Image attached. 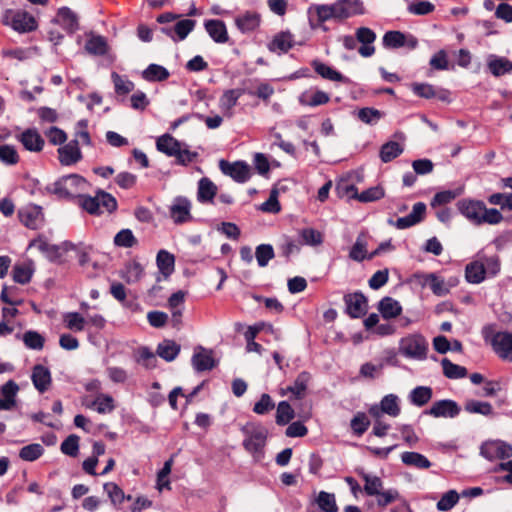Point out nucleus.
Returning <instances> with one entry per match:
<instances>
[{
  "label": "nucleus",
  "mask_w": 512,
  "mask_h": 512,
  "mask_svg": "<svg viewBox=\"0 0 512 512\" xmlns=\"http://www.w3.org/2000/svg\"><path fill=\"white\" fill-rule=\"evenodd\" d=\"M87 187L88 182L84 177L78 174H70L63 176L48 186L47 191L60 199L74 200L76 202Z\"/></svg>",
  "instance_id": "f257e3e1"
},
{
  "label": "nucleus",
  "mask_w": 512,
  "mask_h": 512,
  "mask_svg": "<svg viewBox=\"0 0 512 512\" xmlns=\"http://www.w3.org/2000/svg\"><path fill=\"white\" fill-rule=\"evenodd\" d=\"M75 203L91 215H100L104 211L112 213L117 209L115 197L103 190H98L93 197L83 193Z\"/></svg>",
  "instance_id": "f03ea898"
},
{
  "label": "nucleus",
  "mask_w": 512,
  "mask_h": 512,
  "mask_svg": "<svg viewBox=\"0 0 512 512\" xmlns=\"http://www.w3.org/2000/svg\"><path fill=\"white\" fill-rule=\"evenodd\" d=\"M244 435L243 447L255 459L263 456L264 447L268 436L267 429L261 424L249 422L241 428Z\"/></svg>",
  "instance_id": "7ed1b4c3"
},
{
  "label": "nucleus",
  "mask_w": 512,
  "mask_h": 512,
  "mask_svg": "<svg viewBox=\"0 0 512 512\" xmlns=\"http://www.w3.org/2000/svg\"><path fill=\"white\" fill-rule=\"evenodd\" d=\"M364 14L361 0H338L332 5H322V23L328 19L343 20Z\"/></svg>",
  "instance_id": "20e7f679"
},
{
  "label": "nucleus",
  "mask_w": 512,
  "mask_h": 512,
  "mask_svg": "<svg viewBox=\"0 0 512 512\" xmlns=\"http://www.w3.org/2000/svg\"><path fill=\"white\" fill-rule=\"evenodd\" d=\"M399 352L406 358L425 360L428 352V342L421 334H411L399 342Z\"/></svg>",
  "instance_id": "39448f33"
},
{
  "label": "nucleus",
  "mask_w": 512,
  "mask_h": 512,
  "mask_svg": "<svg viewBox=\"0 0 512 512\" xmlns=\"http://www.w3.org/2000/svg\"><path fill=\"white\" fill-rule=\"evenodd\" d=\"M17 216L20 223L31 230L42 228L45 222L43 208L33 203L20 207Z\"/></svg>",
  "instance_id": "423d86ee"
},
{
  "label": "nucleus",
  "mask_w": 512,
  "mask_h": 512,
  "mask_svg": "<svg viewBox=\"0 0 512 512\" xmlns=\"http://www.w3.org/2000/svg\"><path fill=\"white\" fill-rule=\"evenodd\" d=\"M4 22L20 33L31 32L37 28L35 18L25 11H6Z\"/></svg>",
  "instance_id": "0eeeda50"
},
{
  "label": "nucleus",
  "mask_w": 512,
  "mask_h": 512,
  "mask_svg": "<svg viewBox=\"0 0 512 512\" xmlns=\"http://www.w3.org/2000/svg\"><path fill=\"white\" fill-rule=\"evenodd\" d=\"M191 209L192 203L187 197L177 196L169 206V216L174 224H185L193 219Z\"/></svg>",
  "instance_id": "6e6552de"
},
{
  "label": "nucleus",
  "mask_w": 512,
  "mask_h": 512,
  "mask_svg": "<svg viewBox=\"0 0 512 512\" xmlns=\"http://www.w3.org/2000/svg\"><path fill=\"white\" fill-rule=\"evenodd\" d=\"M343 300L345 303V312L350 318H361L367 313L368 299L362 292L356 291L345 294Z\"/></svg>",
  "instance_id": "1a4fd4ad"
},
{
  "label": "nucleus",
  "mask_w": 512,
  "mask_h": 512,
  "mask_svg": "<svg viewBox=\"0 0 512 512\" xmlns=\"http://www.w3.org/2000/svg\"><path fill=\"white\" fill-rule=\"evenodd\" d=\"M219 169L223 174L230 176L238 183H245L251 177L250 167L244 161L230 163L227 160L222 159L219 161Z\"/></svg>",
  "instance_id": "9d476101"
},
{
  "label": "nucleus",
  "mask_w": 512,
  "mask_h": 512,
  "mask_svg": "<svg viewBox=\"0 0 512 512\" xmlns=\"http://www.w3.org/2000/svg\"><path fill=\"white\" fill-rule=\"evenodd\" d=\"M491 346L500 359L512 362V332H496L491 339Z\"/></svg>",
  "instance_id": "9b49d317"
},
{
  "label": "nucleus",
  "mask_w": 512,
  "mask_h": 512,
  "mask_svg": "<svg viewBox=\"0 0 512 512\" xmlns=\"http://www.w3.org/2000/svg\"><path fill=\"white\" fill-rule=\"evenodd\" d=\"M460 411V406L456 401L443 399L435 401L430 409L424 411V414L433 416L435 418H454L459 415Z\"/></svg>",
  "instance_id": "f8f14e48"
},
{
  "label": "nucleus",
  "mask_w": 512,
  "mask_h": 512,
  "mask_svg": "<svg viewBox=\"0 0 512 512\" xmlns=\"http://www.w3.org/2000/svg\"><path fill=\"white\" fill-rule=\"evenodd\" d=\"M457 208L469 221L476 225L481 224L482 212L485 209V204L482 201L462 199L457 202Z\"/></svg>",
  "instance_id": "ddd939ff"
},
{
  "label": "nucleus",
  "mask_w": 512,
  "mask_h": 512,
  "mask_svg": "<svg viewBox=\"0 0 512 512\" xmlns=\"http://www.w3.org/2000/svg\"><path fill=\"white\" fill-rule=\"evenodd\" d=\"M310 381V373L303 371L296 377L292 385L281 389V395L284 396L290 393V400H301L306 395Z\"/></svg>",
  "instance_id": "4468645a"
},
{
  "label": "nucleus",
  "mask_w": 512,
  "mask_h": 512,
  "mask_svg": "<svg viewBox=\"0 0 512 512\" xmlns=\"http://www.w3.org/2000/svg\"><path fill=\"white\" fill-rule=\"evenodd\" d=\"M341 189H343L347 194L351 195V197L356 198L363 203L376 201L384 197V190L380 187H371L363 191L361 194H358L357 188L353 184H345L344 186L338 185L337 191L339 193Z\"/></svg>",
  "instance_id": "2eb2a0df"
},
{
  "label": "nucleus",
  "mask_w": 512,
  "mask_h": 512,
  "mask_svg": "<svg viewBox=\"0 0 512 512\" xmlns=\"http://www.w3.org/2000/svg\"><path fill=\"white\" fill-rule=\"evenodd\" d=\"M481 455L488 460L509 458L512 447L501 441L486 442L481 446Z\"/></svg>",
  "instance_id": "dca6fc26"
},
{
  "label": "nucleus",
  "mask_w": 512,
  "mask_h": 512,
  "mask_svg": "<svg viewBox=\"0 0 512 512\" xmlns=\"http://www.w3.org/2000/svg\"><path fill=\"white\" fill-rule=\"evenodd\" d=\"M355 36L357 42L362 44L358 49V53L362 57H371L375 53L373 43L376 40V33L368 27H359L356 29Z\"/></svg>",
  "instance_id": "f3484780"
},
{
  "label": "nucleus",
  "mask_w": 512,
  "mask_h": 512,
  "mask_svg": "<svg viewBox=\"0 0 512 512\" xmlns=\"http://www.w3.org/2000/svg\"><path fill=\"white\" fill-rule=\"evenodd\" d=\"M16 139L30 152L42 151L45 144L43 137L35 128L24 130L16 136Z\"/></svg>",
  "instance_id": "a211bd4d"
},
{
  "label": "nucleus",
  "mask_w": 512,
  "mask_h": 512,
  "mask_svg": "<svg viewBox=\"0 0 512 512\" xmlns=\"http://www.w3.org/2000/svg\"><path fill=\"white\" fill-rule=\"evenodd\" d=\"M59 161L62 165L70 166L82 158V153L77 139L69 141L58 149Z\"/></svg>",
  "instance_id": "6ab92c4d"
},
{
  "label": "nucleus",
  "mask_w": 512,
  "mask_h": 512,
  "mask_svg": "<svg viewBox=\"0 0 512 512\" xmlns=\"http://www.w3.org/2000/svg\"><path fill=\"white\" fill-rule=\"evenodd\" d=\"M295 45V38L289 31H281L274 35L268 44L269 51L276 54H285Z\"/></svg>",
  "instance_id": "aec40b11"
},
{
  "label": "nucleus",
  "mask_w": 512,
  "mask_h": 512,
  "mask_svg": "<svg viewBox=\"0 0 512 512\" xmlns=\"http://www.w3.org/2000/svg\"><path fill=\"white\" fill-rule=\"evenodd\" d=\"M486 65L488 71L495 77L512 73V61L503 56L489 54Z\"/></svg>",
  "instance_id": "412c9836"
},
{
  "label": "nucleus",
  "mask_w": 512,
  "mask_h": 512,
  "mask_svg": "<svg viewBox=\"0 0 512 512\" xmlns=\"http://www.w3.org/2000/svg\"><path fill=\"white\" fill-rule=\"evenodd\" d=\"M245 89L235 88L223 92L219 99V108L225 116L232 117L233 108L237 105L240 97L245 94Z\"/></svg>",
  "instance_id": "4be33fe9"
},
{
  "label": "nucleus",
  "mask_w": 512,
  "mask_h": 512,
  "mask_svg": "<svg viewBox=\"0 0 512 512\" xmlns=\"http://www.w3.org/2000/svg\"><path fill=\"white\" fill-rule=\"evenodd\" d=\"M195 23L191 19L180 20L173 27H162L161 32L174 41H182L194 29Z\"/></svg>",
  "instance_id": "5701e85b"
},
{
  "label": "nucleus",
  "mask_w": 512,
  "mask_h": 512,
  "mask_svg": "<svg viewBox=\"0 0 512 512\" xmlns=\"http://www.w3.org/2000/svg\"><path fill=\"white\" fill-rule=\"evenodd\" d=\"M31 380L39 393L46 392L52 382L50 370L42 364H36L31 373Z\"/></svg>",
  "instance_id": "b1692460"
},
{
  "label": "nucleus",
  "mask_w": 512,
  "mask_h": 512,
  "mask_svg": "<svg viewBox=\"0 0 512 512\" xmlns=\"http://www.w3.org/2000/svg\"><path fill=\"white\" fill-rule=\"evenodd\" d=\"M261 23V15L256 11H245L235 17V25L242 33L256 30Z\"/></svg>",
  "instance_id": "393cba45"
},
{
  "label": "nucleus",
  "mask_w": 512,
  "mask_h": 512,
  "mask_svg": "<svg viewBox=\"0 0 512 512\" xmlns=\"http://www.w3.org/2000/svg\"><path fill=\"white\" fill-rule=\"evenodd\" d=\"M192 365L197 372L212 370L216 365L212 351L198 347L193 354Z\"/></svg>",
  "instance_id": "a878e982"
},
{
  "label": "nucleus",
  "mask_w": 512,
  "mask_h": 512,
  "mask_svg": "<svg viewBox=\"0 0 512 512\" xmlns=\"http://www.w3.org/2000/svg\"><path fill=\"white\" fill-rule=\"evenodd\" d=\"M19 387L13 380L7 381L0 389V410H11L16 405V396Z\"/></svg>",
  "instance_id": "bb28decb"
},
{
  "label": "nucleus",
  "mask_w": 512,
  "mask_h": 512,
  "mask_svg": "<svg viewBox=\"0 0 512 512\" xmlns=\"http://www.w3.org/2000/svg\"><path fill=\"white\" fill-rule=\"evenodd\" d=\"M218 188L207 177H203L198 181L197 201L201 204H213L217 195Z\"/></svg>",
  "instance_id": "cd10ccee"
},
{
  "label": "nucleus",
  "mask_w": 512,
  "mask_h": 512,
  "mask_svg": "<svg viewBox=\"0 0 512 512\" xmlns=\"http://www.w3.org/2000/svg\"><path fill=\"white\" fill-rule=\"evenodd\" d=\"M204 27L209 36L216 43H226L229 40L225 23L219 19H209L204 22Z\"/></svg>",
  "instance_id": "c85d7f7f"
},
{
  "label": "nucleus",
  "mask_w": 512,
  "mask_h": 512,
  "mask_svg": "<svg viewBox=\"0 0 512 512\" xmlns=\"http://www.w3.org/2000/svg\"><path fill=\"white\" fill-rule=\"evenodd\" d=\"M55 21L69 34L79 29L78 17L68 7H62L58 10Z\"/></svg>",
  "instance_id": "c756f323"
},
{
  "label": "nucleus",
  "mask_w": 512,
  "mask_h": 512,
  "mask_svg": "<svg viewBox=\"0 0 512 512\" xmlns=\"http://www.w3.org/2000/svg\"><path fill=\"white\" fill-rule=\"evenodd\" d=\"M183 142L177 140L172 135L166 133L161 135L156 140V148L159 152L165 154L168 157H173Z\"/></svg>",
  "instance_id": "7c9ffc66"
},
{
  "label": "nucleus",
  "mask_w": 512,
  "mask_h": 512,
  "mask_svg": "<svg viewBox=\"0 0 512 512\" xmlns=\"http://www.w3.org/2000/svg\"><path fill=\"white\" fill-rule=\"evenodd\" d=\"M378 310L384 319L398 317L402 313L401 304L392 297H383L378 303Z\"/></svg>",
  "instance_id": "2f4dec72"
},
{
  "label": "nucleus",
  "mask_w": 512,
  "mask_h": 512,
  "mask_svg": "<svg viewBox=\"0 0 512 512\" xmlns=\"http://www.w3.org/2000/svg\"><path fill=\"white\" fill-rule=\"evenodd\" d=\"M86 407L96 410L99 414L111 413L115 409V401L111 395L99 393Z\"/></svg>",
  "instance_id": "473e14b6"
},
{
  "label": "nucleus",
  "mask_w": 512,
  "mask_h": 512,
  "mask_svg": "<svg viewBox=\"0 0 512 512\" xmlns=\"http://www.w3.org/2000/svg\"><path fill=\"white\" fill-rule=\"evenodd\" d=\"M180 350L181 346L179 344H177L173 340L166 339L158 344L156 353L165 361L171 362L174 359H176V357L180 353Z\"/></svg>",
  "instance_id": "72a5a7b5"
},
{
  "label": "nucleus",
  "mask_w": 512,
  "mask_h": 512,
  "mask_svg": "<svg viewBox=\"0 0 512 512\" xmlns=\"http://www.w3.org/2000/svg\"><path fill=\"white\" fill-rule=\"evenodd\" d=\"M401 460L406 466L415 467L417 469H428L432 466L430 460L418 452H403L401 454Z\"/></svg>",
  "instance_id": "f704fd0d"
},
{
  "label": "nucleus",
  "mask_w": 512,
  "mask_h": 512,
  "mask_svg": "<svg viewBox=\"0 0 512 512\" xmlns=\"http://www.w3.org/2000/svg\"><path fill=\"white\" fill-rule=\"evenodd\" d=\"M404 151V147L396 141H388L384 143L379 152V156L382 162L389 163Z\"/></svg>",
  "instance_id": "c9c22d12"
},
{
  "label": "nucleus",
  "mask_w": 512,
  "mask_h": 512,
  "mask_svg": "<svg viewBox=\"0 0 512 512\" xmlns=\"http://www.w3.org/2000/svg\"><path fill=\"white\" fill-rule=\"evenodd\" d=\"M169 71L158 64H150L142 72V77L148 82H162L169 78Z\"/></svg>",
  "instance_id": "e433bc0d"
},
{
  "label": "nucleus",
  "mask_w": 512,
  "mask_h": 512,
  "mask_svg": "<svg viewBox=\"0 0 512 512\" xmlns=\"http://www.w3.org/2000/svg\"><path fill=\"white\" fill-rule=\"evenodd\" d=\"M433 391L428 386H417L409 394L411 404L422 407L426 405L432 398Z\"/></svg>",
  "instance_id": "4c0bfd02"
},
{
  "label": "nucleus",
  "mask_w": 512,
  "mask_h": 512,
  "mask_svg": "<svg viewBox=\"0 0 512 512\" xmlns=\"http://www.w3.org/2000/svg\"><path fill=\"white\" fill-rule=\"evenodd\" d=\"M157 267L164 277H169L174 272L175 258L166 250H160L156 257Z\"/></svg>",
  "instance_id": "58836bf2"
},
{
  "label": "nucleus",
  "mask_w": 512,
  "mask_h": 512,
  "mask_svg": "<svg viewBox=\"0 0 512 512\" xmlns=\"http://www.w3.org/2000/svg\"><path fill=\"white\" fill-rule=\"evenodd\" d=\"M85 50L91 55L103 56L108 51V44L103 36H92L86 41Z\"/></svg>",
  "instance_id": "ea45409f"
},
{
  "label": "nucleus",
  "mask_w": 512,
  "mask_h": 512,
  "mask_svg": "<svg viewBox=\"0 0 512 512\" xmlns=\"http://www.w3.org/2000/svg\"><path fill=\"white\" fill-rule=\"evenodd\" d=\"M485 267L480 261L469 263L465 269V277L469 283L479 284L485 279Z\"/></svg>",
  "instance_id": "a19ab883"
},
{
  "label": "nucleus",
  "mask_w": 512,
  "mask_h": 512,
  "mask_svg": "<svg viewBox=\"0 0 512 512\" xmlns=\"http://www.w3.org/2000/svg\"><path fill=\"white\" fill-rule=\"evenodd\" d=\"M443 374L448 379H460L467 376V369L451 362L448 358H443L441 361Z\"/></svg>",
  "instance_id": "79ce46f5"
},
{
  "label": "nucleus",
  "mask_w": 512,
  "mask_h": 512,
  "mask_svg": "<svg viewBox=\"0 0 512 512\" xmlns=\"http://www.w3.org/2000/svg\"><path fill=\"white\" fill-rule=\"evenodd\" d=\"M380 412L391 417H397L401 412L398 397L395 394L384 396L380 402L379 413Z\"/></svg>",
  "instance_id": "37998d69"
},
{
  "label": "nucleus",
  "mask_w": 512,
  "mask_h": 512,
  "mask_svg": "<svg viewBox=\"0 0 512 512\" xmlns=\"http://www.w3.org/2000/svg\"><path fill=\"white\" fill-rule=\"evenodd\" d=\"M362 480L365 482L363 491L368 496H376L380 491L383 490V481L376 475H370L368 473L361 474Z\"/></svg>",
  "instance_id": "c03bdc74"
},
{
  "label": "nucleus",
  "mask_w": 512,
  "mask_h": 512,
  "mask_svg": "<svg viewBox=\"0 0 512 512\" xmlns=\"http://www.w3.org/2000/svg\"><path fill=\"white\" fill-rule=\"evenodd\" d=\"M295 417V412L288 401H281L277 405L275 420L280 426L287 425Z\"/></svg>",
  "instance_id": "a18cd8bd"
},
{
  "label": "nucleus",
  "mask_w": 512,
  "mask_h": 512,
  "mask_svg": "<svg viewBox=\"0 0 512 512\" xmlns=\"http://www.w3.org/2000/svg\"><path fill=\"white\" fill-rule=\"evenodd\" d=\"M63 322L67 329L81 332L85 329L86 319L78 312H68L63 315Z\"/></svg>",
  "instance_id": "49530a36"
},
{
  "label": "nucleus",
  "mask_w": 512,
  "mask_h": 512,
  "mask_svg": "<svg viewBox=\"0 0 512 512\" xmlns=\"http://www.w3.org/2000/svg\"><path fill=\"white\" fill-rule=\"evenodd\" d=\"M44 454V448L41 444L32 443L22 447L19 450V457L23 461L33 462Z\"/></svg>",
  "instance_id": "de8ad7c7"
},
{
  "label": "nucleus",
  "mask_w": 512,
  "mask_h": 512,
  "mask_svg": "<svg viewBox=\"0 0 512 512\" xmlns=\"http://www.w3.org/2000/svg\"><path fill=\"white\" fill-rule=\"evenodd\" d=\"M245 91L248 95L256 96L265 103H269L275 89L270 83L259 81L255 90L245 89Z\"/></svg>",
  "instance_id": "09e8293b"
},
{
  "label": "nucleus",
  "mask_w": 512,
  "mask_h": 512,
  "mask_svg": "<svg viewBox=\"0 0 512 512\" xmlns=\"http://www.w3.org/2000/svg\"><path fill=\"white\" fill-rule=\"evenodd\" d=\"M198 156V152L189 150V146L183 142L181 148L178 149L177 153L173 157L175 158L176 164L188 166L195 162Z\"/></svg>",
  "instance_id": "8fccbe9b"
},
{
  "label": "nucleus",
  "mask_w": 512,
  "mask_h": 512,
  "mask_svg": "<svg viewBox=\"0 0 512 512\" xmlns=\"http://www.w3.org/2000/svg\"><path fill=\"white\" fill-rule=\"evenodd\" d=\"M464 409L471 414L490 416L493 414V407L489 402L469 400L465 403Z\"/></svg>",
  "instance_id": "3c124183"
},
{
  "label": "nucleus",
  "mask_w": 512,
  "mask_h": 512,
  "mask_svg": "<svg viewBox=\"0 0 512 512\" xmlns=\"http://www.w3.org/2000/svg\"><path fill=\"white\" fill-rule=\"evenodd\" d=\"M22 340L24 345L32 350H42L45 344V338L34 330L26 331L23 334Z\"/></svg>",
  "instance_id": "603ef678"
},
{
  "label": "nucleus",
  "mask_w": 512,
  "mask_h": 512,
  "mask_svg": "<svg viewBox=\"0 0 512 512\" xmlns=\"http://www.w3.org/2000/svg\"><path fill=\"white\" fill-rule=\"evenodd\" d=\"M384 116V113L376 108L364 107L358 110V119L369 125H374Z\"/></svg>",
  "instance_id": "864d4df0"
},
{
  "label": "nucleus",
  "mask_w": 512,
  "mask_h": 512,
  "mask_svg": "<svg viewBox=\"0 0 512 512\" xmlns=\"http://www.w3.org/2000/svg\"><path fill=\"white\" fill-rule=\"evenodd\" d=\"M104 491L108 494L113 505L121 504L125 499L131 500V496H126L123 490L115 483L108 482L103 485Z\"/></svg>",
  "instance_id": "5fc2aeb1"
},
{
  "label": "nucleus",
  "mask_w": 512,
  "mask_h": 512,
  "mask_svg": "<svg viewBox=\"0 0 512 512\" xmlns=\"http://www.w3.org/2000/svg\"><path fill=\"white\" fill-rule=\"evenodd\" d=\"M366 246H367V242L365 240V235L360 234L350 249L349 257L352 260L357 261V262L363 261L364 259H366V253H367Z\"/></svg>",
  "instance_id": "6e6d98bb"
},
{
  "label": "nucleus",
  "mask_w": 512,
  "mask_h": 512,
  "mask_svg": "<svg viewBox=\"0 0 512 512\" xmlns=\"http://www.w3.org/2000/svg\"><path fill=\"white\" fill-rule=\"evenodd\" d=\"M406 43V36L400 31H388L383 36V45L386 48H400Z\"/></svg>",
  "instance_id": "4d7b16f0"
},
{
  "label": "nucleus",
  "mask_w": 512,
  "mask_h": 512,
  "mask_svg": "<svg viewBox=\"0 0 512 512\" xmlns=\"http://www.w3.org/2000/svg\"><path fill=\"white\" fill-rule=\"evenodd\" d=\"M111 79L114 84L115 92L118 95H126L134 89V83L132 81L116 72H112Z\"/></svg>",
  "instance_id": "13d9d810"
},
{
  "label": "nucleus",
  "mask_w": 512,
  "mask_h": 512,
  "mask_svg": "<svg viewBox=\"0 0 512 512\" xmlns=\"http://www.w3.org/2000/svg\"><path fill=\"white\" fill-rule=\"evenodd\" d=\"M275 256L274 249L270 244H260L256 247L255 257L260 267L268 265L269 261Z\"/></svg>",
  "instance_id": "bf43d9fd"
},
{
  "label": "nucleus",
  "mask_w": 512,
  "mask_h": 512,
  "mask_svg": "<svg viewBox=\"0 0 512 512\" xmlns=\"http://www.w3.org/2000/svg\"><path fill=\"white\" fill-rule=\"evenodd\" d=\"M401 499L399 491L395 488H391L385 491H380L376 495V502L379 508L384 509L393 502Z\"/></svg>",
  "instance_id": "052dcab7"
},
{
  "label": "nucleus",
  "mask_w": 512,
  "mask_h": 512,
  "mask_svg": "<svg viewBox=\"0 0 512 512\" xmlns=\"http://www.w3.org/2000/svg\"><path fill=\"white\" fill-rule=\"evenodd\" d=\"M0 161L5 165H16L19 162V155L14 146L0 145Z\"/></svg>",
  "instance_id": "680f3d73"
},
{
  "label": "nucleus",
  "mask_w": 512,
  "mask_h": 512,
  "mask_svg": "<svg viewBox=\"0 0 512 512\" xmlns=\"http://www.w3.org/2000/svg\"><path fill=\"white\" fill-rule=\"evenodd\" d=\"M114 244L118 247L131 248L137 244V239L130 229H122L115 235Z\"/></svg>",
  "instance_id": "e2e57ef3"
},
{
  "label": "nucleus",
  "mask_w": 512,
  "mask_h": 512,
  "mask_svg": "<svg viewBox=\"0 0 512 512\" xmlns=\"http://www.w3.org/2000/svg\"><path fill=\"white\" fill-rule=\"evenodd\" d=\"M79 437L75 434L69 435L60 446L63 454L70 457H76L79 453Z\"/></svg>",
  "instance_id": "0e129e2a"
},
{
  "label": "nucleus",
  "mask_w": 512,
  "mask_h": 512,
  "mask_svg": "<svg viewBox=\"0 0 512 512\" xmlns=\"http://www.w3.org/2000/svg\"><path fill=\"white\" fill-rule=\"evenodd\" d=\"M459 501V494L455 490H449L437 502L436 507L439 511H448L452 509Z\"/></svg>",
  "instance_id": "69168bd1"
},
{
  "label": "nucleus",
  "mask_w": 512,
  "mask_h": 512,
  "mask_svg": "<svg viewBox=\"0 0 512 512\" xmlns=\"http://www.w3.org/2000/svg\"><path fill=\"white\" fill-rule=\"evenodd\" d=\"M351 428L354 434L363 435L370 425L367 415L363 412H358L351 420Z\"/></svg>",
  "instance_id": "338daca9"
},
{
  "label": "nucleus",
  "mask_w": 512,
  "mask_h": 512,
  "mask_svg": "<svg viewBox=\"0 0 512 512\" xmlns=\"http://www.w3.org/2000/svg\"><path fill=\"white\" fill-rule=\"evenodd\" d=\"M492 205H499L501 210L512 211V194L494 193L488 197Z\"/></svg>",
  "instance_id": "774afa93"
}]
</instances>
